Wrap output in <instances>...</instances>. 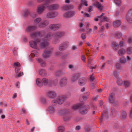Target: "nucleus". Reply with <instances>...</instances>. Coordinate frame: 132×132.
I'll return each mask as SVG.
<instances>
[{
	"instance_id": "9",
	"label": "nucleus",
	"mask_w": 132,
	"mask_h": 132,
	"mask_svg": "<svg viewBox=\"0 0 132 132\" xmlns=\"http://www.w3.org/2000/svg\"><path fill=\"white\" fill-rule=\"evenodd\" d=\"M75 14V13L73 11L67 12L65 13L63 15L65 17L68 18L73 16Z\"/></svg>"
},
{
	"instance_id": "40",
	"label": "nucleus",
	"mask_w": 132,
	"mask_h": 132,
	"mask_svg": "<svg viewBox=\"0 0 132 132\" xmlns=\"http://www.w3.org/2000/svg\"><path fill=\"white\" fill-rule=\"evenodd\" d=\"M126 60L123 57H121L120 59V62L122 63H124L126 62Z\"/></svg>"
},
{
	"instance_id": "50",
	"label": "nucleus",
	"mask_w": 132,
	"mask_h": 132,
	"mask_svg": "<svg viewBox=\"0 0 132 132\" xmlns=\"http://www.w3.org/2000/svg\"><path fill=\"white\" fill-rule=\"evenodd\" d=\"M81 37L83 40L85 39L86 38V34L85 33H83L82 34Z\"/></svg>"
},
{
	"instance_id": "21",
	"label": "nucleus",
	"mask_w": 132,
	"mask_h": 132,
	"mask_svg": "<svg viewBox=\"0 0 132 132\" xmlns=\"http://www.w3.org/2000/svg\"><path fill=\"white\" fill-rule=\"evenodd\" d=\"M127 116V113L125 111H122L121 112L120 117L122 119L125 118Z\"/></svg>"
},
{
	"instance_id": "38",
	"label": "nucleus",
	"mask_w": 132,
	"mask_h": 132,
	"mask_svg": "<svg viewBox=\"0 0 132 132\" xmlns=\"http://www.w3.org/2000/svg\"><path fill=\"white\" fill-rule=\"evenodd\" d=\"M45 72V71L44 69H42L40 70L39 71V74L40 75H43V74H44Z\"/></svg>"
},
{
	"instance_id": "18",
	"label": "nucleus",
	"mask_w": 132,
	"mask_h": 132,
	"mask_svg": "<svg viewBox=\"0 0 132 132\" xmlns=\"http://www.w3.org/2000/svg\"><path fill=\"white\" fill-rule=\"evenodd\" d=\"M114 94L113 93H111L109 98V100L110 102L113 103L114 101L115 98L114 97Z\"/></svg>"
},
{
	"instance_id": "41",
	"label": "nucleus",
	"mask_w": 132,
	"mask_h": 132,
	"mask_svg": "<svg viewBox=\"0 0 132 132\" xmlns=\"http://www.w3.org/2000/svg\"><path fill=\"white\" fill-rule=\"evenodd\" d=\"M40 101L42 103H44L46 102V100L43 97H41L40 99Z\"/></svg>"
},
{
	"instance_id": "15",
	"label": "nucleus",
	"mask_w": 132,
	"mask_h": 132,
	"mask_svg": "<svg viewBox=\"0 0 132 132\" xmlns=\"http://www.w3.org/2000/svg\"><path fill=\"white\" fill-rule=\"evenodd\" d=\"M104 13H102V15L100 16H98V18H101V21H108L109 20V19L105 16H103L104 15Z\"/></svg>"
},
{
	"instance_id": "10",
	"label": "nucleus",
	"mask_w": 132,
	"mask_h": 132,
	"mask_svg": "<svg viewBox=\"0 0 132 132\" xmlns=\"http://www.w3.org/2000/svg\"><path fill=\"white\" fill-rule=\"evenodd\" d=\"M46 96L50 98L54 97L56 96V94L53 91H49L47 94Z\"/></svg>"
},
{
	"instance_id": "47",
	"label": "nucleus",
	"mask_w": 132,
	"mask_h": 132,
	"mask_svg": "<svg viewBox=\"0 0 132 132\" xmlns=\"http://www.w3.org/2000/svg\"><path fill=\"white\" fill-rule=\"evenodd\" d=\"M82 4L86 6H88L87 2V1H82Z\"/></svg>"
},
{
	"instance_id": "27",
	"label": "nucleus",
	"mask_w": 132,
	"mask_h": 132,
	"mask_svg": "<svg viewBox=\"0 0 132 132\" xmlns=\"http://www.w3.org/2000/svg\"><path fill=\"white\" fill-rule=\"evenodd\" d=\"M36 27L33 26H29L27 29V31H31L36 29Z\"/></svg>"
},
{
	"instance_id": "44",
	"label": "nucleus",
	"mask_w": 132,
	"mask_h": 132,
	"mask_svg": "<svg viewBox=\"0 0 132 132\" xmlns=\"http://www.w3.org/2000/svg\"><path fill=\"white\" fill-rule=\"evenodd\" d=\"M21 114H26V110L22 108L21 110Z\"/></svg>"
},
{
	"instance_id": "13",
	"label": "nucleus",
	"mask_w": 132,
	"mask_h": 132,
	"mask_svg": "<svg viewBox=\"0 0 132 132\" xmlns=\"http://www.w3.org/2000/svg\"><path fill=\"white\" fill-rule=\"evenodd\" d=\"M52 52L51 51H44L43 54V56L44 58H48L50 55V54Z\"/></svg>"
},
{
	"instance_id": "12",
	"label": "nucleus",
	"mask_w": 132,
	"mask_h": 132,
	"mask_svg": "<svg viewBox=\"0 0 132 132\" xmlns=\"http://www.w3.org/2000/svg\"><path fill=\"white\" fill-rule=\"evenodd\" d=\"M60 27V26L59 24L56 25L52 24L50 25L49 28L52 30H55L58 29Z\"/></svg>"
},
{
	"instance_id": "1",
	"label": "nucleus",
	"mask_w": 132,
	"mask_h": 132,
	"mask_svg": "<svg viewBox=\"0 0 132 132\" xmlns=\"http://www.w3.org/2000/svg\"><path fill=\"white\" fill-rule=\"evenodd\" d=\"M45 1L44 4L40 5L37 7V11L39 13H42L46 8L50 10H53L57 9L59 7V5L56 4L50 5L54 0H38V2H41Z\"/></svg>"
},
{
	"instance_id": "23",
	"label": "nucleus",
	"mask_w": 132,
	"mask_h": 132,
	"mask_svg": "<svg viewBox=\"0 0 132 132\" xmlns=\"http://www.w3.org/2000/svg\"><path fill=\"white\" fill-rule=\"evenodd\" d=\"M38 62L40 63L42 66L44 67L46 65V63L44 62L40 58H39L38 59Z\"/></svg>"
},
{
	"instance_id": "53",
	"label": "nucleus",
	"mask_w": 132,
	"mask_h": 132,
	"mask_svg": "<svg viewBox=\"0 0 132 132\" xmlns=\"http://www.w3.org/2000/svg\"><path fill=\"white\" fill-rule=\"evenodd\" d=\"M93 6H90L89 8V10H88L89 12H90L91 11H92L93 10Z\"/></svg>"
},
{
	"instance_id": "45",
	"label": "nucleus",
	"mask_w": 132,
	"mask_h": 132,
	"mask_svg": "<svg viewBox=\"0 0 132 132\" xmlns=\"http://www.w3.org/2000/svg\"><path fill=\"white\" fill-rule=\"evenodd\" d=\"M35 53L36 52L35 51L33 52L30 54V57L32 58L34 57L35 56V55H36Z\"/></svg>"
},
{
	"instance_id": "24",
	"label": "nucleus",
	"mask_w": 132,
	"mask_h": 132,
	"mask_svg": "<svg viewBox=\"0 0 132 132\" xmlns=\"http://www.w3.org/2000/svg\"><path fill=\"white\" fill-rule=\"evenodd\" d=\"M121 24V22L119 20H117L114 22V26L115 27H116L119 26Z\"/></svg>"
},
{
	"instance_id": "28",
	"label": "nucleus",
	"mask_w": 132,
	"mask_h": 132,
	"mask_svg": "<svg viewBox=\"0 0 132 132\" xmlns=\"http://www.w3.org/2000/svg\"><path fill=\"white\" fill-rule=\"evenodd\" d=\"M117 84L119 85H121L122 84L123 81L120 78H117Z\"/></svg>"
},
{
	"instance_id": "25",
	"label": "nucleus",
	"mask_w": 132,
	"mask_h": 132,
	"mask_svg": "<svg viewBox=\"0 0 132 132\" xmlns=\"http://www.w3.org/2000/svg\"><path fill=\"white\" fill-rule=\"evenodd\" d=\"M81 105L80 104L73 105L72 107V109L76 110L81 107Z\"/></svg>"
},
{
	"instance_id": "43",
	"label": "nucleus",
	"mask_w": 132,
	"mask_h": 132,
	"mask_svg": "<svg viewBox=\"0 0 132 132\" xmlns=\"http://www.w3.org/2000/svg\"><path fill=\"white\" fill-rule=\"evenodd\" d=\"M42 80L43 82L45 84H46L48 83V80L47 79L43 78Z\"/></svg>"
},
{
	"instance_id": "37",
	"label": "nucleus",
	"mask_w": 132,
	"mask_h": 132,
	"mask_svg": "<svg viewBox=\"0 0 132 132\" xmlns=\"http://www.w3.org/2000/svg\"><path fill=\"white\" fill-rule=\"evenodd\" d=\"M127 52L128 54H130L132 53V48L129 47L127 49Z\"/></svg>"
},
{
	"instance_id": "64",
	"label": "nucleus",
	"mask_w": 132,
	"mask_h": 132,
	"mask_svg": "<svg viewBox=\"0 0 132 132\" xmlns=\"http://www.w3.org/2000/svg\"><path fill=\"white\" fill-rule=\"evenodd\" d=\"M5 118V116L4 115H2L1 116V118L3 119Z\"/></svg>"
},
{
	"instance_id": "19",
	"label": "nucleus",
	"mask_w": 132,
	"mask_h": 132,
	"mask_svg": "<svg viewBox=\"0 0 132 132\" xmlns=\"http://www.w3.org/2000/svg\"><path fill=\"white\" fill-rule=\"evenodd\" d=\"M37 85L39 87H41L43 85V82L39 78H37L36 80Z\"/></svg>"
},
{
	"instance_id": "26",
	"label": "nucleus",
	"mask_w": 132,
	"mask_h": 132,
	"mask_svg": "<svg viewBox=\"0 0 132 132\" xmlns=\"http://www.w3.org/2000/svg\"><path fill=\"white\" fill-rule=\"evenodd\" d=\"M86 82L85 79L81 78L80 79L79 81V84L80 85H83Z\"/></svg>"
},
{
	"instance_id": "58",
	"label": "nucleus",
	"mask_w": 132,
	"mask_h": 132,
	"mask_svg": "<svg viewBox=\"0 0 132 132\" xmlns=\"http://www.w3.org/2000/svg\"><path fill=\"white\" fill-rule=\"evenodd\" d=\"M16 86L18 88L20 87V82H18L16 84Z\"/></svg>"
},
{
	"instance_id": "20",
	"label": "nucleus",
	"mask_w": 132,
	"mask_h": 132,
	"mask_svg": "<svg viewBox=\"0 0 132 132\" xmlns=\"http://www.w3.org/2000/svg\"><path fill=\"white\" fill-rule=\"evenodd\" d=\"M47 110L50 113L54 112L55 110L54 107L52 106H50L47 109Z\"/></svg>"
},
{
	"instance_id": "17",
	"label": "nucleus",
	"mask_w": 132,
	"mask_h": 132,
	"mask_svg": "<svg viewBox=\"0 0 132 132\" xmlns=\"http://www.w3.org/2000/svg\"><path fill=\"white\" fill-rule=\"evenodd\" d=\"M74 7L73 6L71 5L67 6H65L62 7V9L63 10H67L69 9H73Z\"/></svg>"
},
{
	"instance_id": "6",
	"label": "nucleus",
	"mask_w": 132,
	"mask_h": 132,
	"mask_svg": "<svg viewBox=\"0 0 132 132\" xmlns=\"http://www.w3.org/2000/svg\"><path fill=\"white\" fill-rule=\"evenodd\" d=\"M40 41L38 40H37L36 42L33 41H30L29 42L30 46L32 48L36 49L37 48V43L39 42Z\"/></svg>"
},
{
	"instance_id": "39",
	"label": "nucleus",
	"mask_w": 132,
	"mask_h": 132,
	"mask_svg": "<svg viewBox=\"0 0 132 132\" xmlns=\"http://www.w3.org/2000/svg\"><path fill=\"white\" fill-rule=\"evenodd\" d=\"M121 36V34L120 32H118L116 34V37L118 38H120Z\"/></svg>"
},
{
	"instance_id": "11",
	"label": "nucleus",
	"mask_w": 132,
	"mask_h": 132,
	"mask_svg": "<svg viewBox=\"0 0 132 132\" xmlns=\"http://www.w3.org/2000/svg\"><path fill=\"white\" fill-rule=\"evenodd\" d=\"M44 33L43 32H39L38 33H33L31 35V37L33 38H34L35 37H37V36L39 37L41 36Z\"/></svg>"
},
{
	"instance_id": "34",
	"label": "nucleus",
	"mask_w": 132,
	"mask_h": 132,
	"mask_svg": "<svg viewBox=\"0 0 132 132\" xmlns=\"http://www.w3.org/2000/svg\"><path fill=\"white\" fill-rule=\"evenodd\" d=\"M124 84L126 87H128L130 85V82L129 81H125L124 82Z\"/></svg>"
},
{
	"instance_id": "49",
	"label": "nucleus",
	"mask_w": 132,
	"mask_h": 132,
	"mask_svg": "<svg viewBox=\"0 0 132 132\" xmlns=\"http://www.w3.org/2000/svg\"><path fill=\"white\" fill-rule=\"evenodd\" d=\"M23 72H20L16 76V77H20L23 75Z\"/></svg>"
},
{
	"instance_id": "32",
	"label": "nucleus",
	"mask_w": 132,
	"mask_h": 132,
	"mask_svg": "<svg viewBox=\"0 0 132 132\" xmlns=\"http://www.w3.org/2000/svg\"><path fill=\"white\" fill-rule=\"evenodd\" d=\"M13 66L14 68L15 67H20V64L18 62H15L13 63Z\"/></svg>"
},
{
	"instance_id": "61",
	"label": "nucleus",
	"mask_w": 132,
	"mask_h": 132,
	"mask_svg": "<svg viewBox=\"0 0 132 132\" xmlns=\"http://www.w3.org/2000/svg\"><path fill=\"white\" fill-rule=\"evenodd\" d=\"M13 53L14 54V55L15 56H16L17 55V52L16 51L14 50L13 51Z\"/></svg>"
},
{
	"instance_id": "35",
	"label": "nucleus",
	"mask_w": 132,
	"mask_h": 132,
	"mask_svg": "<svg viewBox=\"0 0 132 132\" xmlns=\"http://www.w3.org/2000/svg\"><path fill=\"white\" fill-rule=\"evenodd\" d=\"M64 129V128L63 127L60 126L59 128V132H63Z\"/></svg>"
},
{
	"instance_id": "33",
	"label": "nucleus",
	"mask_w": 132,
	"mask_h": 132,
	"mask_svg": "<svg viewBox=\"0 0 132 132\" xmlns=\"http://www.w3.org/2000/svg\"><path fill=\"white\" fill-rule=\"evenodd\" d=\"M67 79L66 78H64L62 79L60 81V84L61 85L62 84H65L66 82Z\"/></svg>"
},
{
	"instance_id": "4",
	"label": "nucleus",
	"mask_w": 132,
	"mask_h": 132,
	"mask_svg": "<svg viewBox=\"0 0 132 132\" xmlns=\"http://www.w3.org/2000/svg\"><path fill=\"white\" fill-rule=\"evenodd\" d=\"M65 100V98L64 96H60L58 97L56 100V101H54V102L58 104H62L63 103Z\"/></svg>"
},
{
	"instance_id": "16",
	"label": "nucleus",
	"mask_w": 132,
	"mask_h": 132,
	"mask_svg": "<svg viewBox=\"0 0 132 132\" xmlns=\"http://www.w3.org/2000/svg\"><path fill=\"white\" fill-rule=\"evenodd\" d=\"M68 44L67 43H65L62 44L59 47V49L60 50H63L65 49L67 46Z\"/></svg>"
},
{
	"instance_id": "2",
	"label": "nucleus",
	"mask_w": 132,
	"mask_h": 132,
	"mask_svg": "<svg viewBox=\"0 0 132 132\" xmlns=\"http://www.w3.org/2000/svg\"><path fill=\"white\" fill-rule=\"evenodd\" d=\"M64 34V33L63 32H58L53 35L51 33L49 34L45 38V39L43 40V42L40 43V47L42 48L46 47L49 44L47 42V40H50L53 37L57 39L62 36Z\"/></svg>"
},
{
	"instance_id": "30",
	"label": "nucleus",
	"mask_w": 132,
	"mask_h": 132,
	"mask_svg": "<svg viewBox=\"0 0 132 132\" xmlns=\"http://www.w3.org/2000/svg\"><path fill=\"white\" fill-rule=\"evenodd\" d=\"M112 45L113 48L115 50L117 49L118 47V46L115 42H113L112 43Z\"/></svg>"
},
{
	"instance_id": "54",
	"label": "nucleus",
	"mask_w": 132,
	"mask_h": 132,
	"mask_svg": "<svg viewBox=\"0 0 132 132\" xmlns=\"http://www.w3.org/2000/svg\"><path fill=\"white\" fill-rule=\"evenodd\" d=\"M128 42L130 43L132 42V37L129 38L128 39Z\"/></svg>"
},
{
	"instance_id": "46",
	"label": "nucleus",
	"mask_w": 132,
	"mask_h": 132,
	"mask_svg": "<svg viewBox=\"0 0 132 132\" xmlns=\"http://www.w3.org/2000/svg\"><path fill=\"white\" fill-rule=\"evenodd\" d=\"M15 71L16 73H18L20 69V67H15Z\"/></svg>"
},
{
	"instance_id": "3",
	"label": "nucleus",
	"mask_w": 132,
	"mask_h": 132,
	"mask_svg": "<svg viewBox=\"0 0 132 132\" xmlns=\"http://www.w3.org/2000/svg\"><path fill=\"white\" fill-rule=\"evenodd\" d=\"M41 21V19L40 18H38L35 19L34 21V25H37L38 24L39 27L42 28L45 27L48 24V22L47 21H45L43 22L39 23Z\"/></svg>"
},
{
	"instance_id": "8",
	"label": "nucleus",
	"mask_w": 132,
	"mask_h": 132,
	"mask_svg": "<svg viewBox=\"0 0 132 132\" xmlns=\"http://www.w3.org/2000/svg\"><path fill=\"white\" fill-rule=\"evenodd\" d=\"M58 14L57 12H51L48 13L47 14V16L49 18H53L55 17Z\"/></svg>"
},
{
	"instance_id": "57",
	"label": "nucleus",
	"mask_w": 132,
	"mask_h": 132,
	"mask_svg": "<svg viewBox=\"0 0 132 132\" xmlns=\"http://www.w3.org/2000/svg\"><path fill=\"white\" fill-rule=\"evenodd\" d=\"M90 80H93L94 79V77L93 75H91L90 77Z\"/></svg>"
},
{
	"instance_id": "52",
	"label": "nucleus",
	"mask_w": 132,
	"mask_h": 132,
	"mask_svg": "<svg viewBox=\"0 0 132 132\" xmlns=\"http://www.w3.org/2000/svg\"><path fill=\"white\" fill-rule=\"evenodd\" d=\"M17 94L16 93H15L13 95L12 98L14 99L17 97Z\"/></svg>"
},
{
	"instance_id": "22",
	"label": "nucleus",
	"mask_w": 132,
	"mask_h": 132,
	"mask_svg": "<svg viewBox=\"0 0 132 132\" xmlns=\"http://www.w3.org/2000/svg\"><path fill=\"white\" fill-rule=\"evenodd\" d=\"M107 117L108 115L107 111L106 110H105L102 113L101 118V119H102L105 118H106Z\"/></svg>"
},
{
	"instance_id": "51",
	"label": "nucleus",
	"mask_w": 132,
	"mask_h": 132,
	"mask_svg": "<svg viewBox=\"0 0 132 132\" xmlns=\"http://www.w3.org/2000/svg\"><path fill=\"white\" fill-rule=\"evenodd\" d=\"M116 66L117 68L118 69H119L120 68V64L119 63H116Z\"/></svg>"
},
{
	"instance_id": "5",
	"label": "nucleus",
	"mask_w": 132,
	"mask_h": 132,
	"mask_svg": "<svg viewBox=\"0 0 132 132\" xmlns=\"http://www.w3.org/2000/svg\"><path fill=\"white\" fill-rule=\"evenodd\" d=\"M127 20L129 22H132V9L129 11L127 15Z\"/></svg>"
},
{
	"instance_id": "63",
	"label": "nucleus",
	"mask_w": 132,
	"mask_h": 132,
	"mask_svg": "<svg viewBox=\"0 0 132 132\" xmlns=\"http://www.w3.org/2000/svg\"><path fill=\"white\" fill-rule=\"evenodd\" d=\"M26 122L27 124L29 125V122L28 119H26Z\"/></svg>"
},
{
	"instance_id": "55",
	"label": "nucleus",
	"mask_w": 132,
	"mask_h": 132,
	"mask_svg": "<svg viewBox=\"0 0 132 132\" xmlns=\"http://www.w3.org/2000/svg\"><path fill=\"white\" fill-rule=\"evenodd\" d=\"M130 118H132V108H131L130 111Z\"/></svg>"
},
{
	"instance_id": "42",
	"label": "nucleus",
	"mask_w": 132,
	"mask_h": 132,
	"mask_svg": "<svg viewBox=\"0 0 132 132\" xmlns=\"http://www.w3.org/2000/svg\"><path fill=\"white\" fill-rule=\"evenodd\" d=\"M90 52H91L90 50H87L86 51V55L88 56H89L91 54L90 53Z\"/></svg>"
},
{
	"instance_id": "62",
	"label": "nucleus",
	"mask_w": 132,
	"mask_h": 132,
	"mask_svg": "<svg viewBox=\"0 0 132 132\" xmlns=\"http://www.w3.org/2000/svg\"><path fill=\"white\" fill-rule=\"evenodd\" d=\"M90 129L89 128H87L86 129V131H90Z\"/></svg>"
},
{
	"instance_id": "59",
	"label": "nucleus",
	"mask_w": 132,
	"mask_h": 132,
	"mask_svg": "<svg viewBox=\"0 0 132 132\" xmlns=\"http://www.w3.org/2000/svg\"><path fill=\"white\" fill-rule=\"evenodd\" d=\"M124 44V43L122 41H121L120 42V46H123Z\"/></svg>"
},
{
	"instance_id": "31",
	"label": "nucleus",
	"mask_w": 132,
	"mask_h": 132,
	"mask_svg": "<svg viewBox=\"0 0 132 132\" xmlns=\"http://www.w3.org/2000/svg\"><path fill=\"white\" fill-rule=\"evenodd\" d=\"M79 76V75L78 74H76L75 76H73L71 78L72 81H75Z\"/></svg>"
},
{
	"instance_id": "7",
	"label": "nucleus",
	"mask_w": 132,
	"mask_h": 132,
	"mask_svg": "<svg viewBox=\"0 0 132 132\" xmlns=\"http://www.w3.org/2000/svg\"><path fill=\"white\" fill-rule=\"evenodd\" d=\"M89 109V108L87 106H85L81 108L80 110V111L81 114H84L87 112Z\"/></svg>"
},
{
	"instance_id": "29",
	"label": "nucleus",
	"mask_w": 132,
	"mask_h": 132,
	"mask_svg": "<svg viewBox=\"0 0 132 132\" xmlns=\"http://www.w3.org/2000/svg\"><path fill=\"white\" fill-rule=\"evenodd\" d=\"M126 51L125 50L123 49H121L119 50L118 52V53L119 55H122Z\"/></svg>"
},
{
	"instance_id": "60",
	"label": "nucleus",
	"mask_w": 132,
	"mask_h": 132,
	"mask_svg": "<svg viewBox=\"0 0 132 132\" xmlns=\"http://www.w3.org/2000/svg\"><path fill=\"white\" fill-rule=\"evenodd\" d=\"M80 129V127L79 126H77L76 127V129L78 130Z\"/></svg>"
},
{
	"instance_id": "56",
	"label": "nucleus",
	"mask_w": 132,
	"mask_h": 132,
	"mask_svg": "<svg viewBox=\"0 0 132 132\" xmlns=\"http://www.w3.org/2000/svg\"><path fill=\"white\" fill-rule=\"evenodd\" d=\"M82 60L84 61H85V57L84 55H82L81 57Z\"/></svg>"
},
{
	"instance_id": "14",
	"label": "nucleus",
	"mask_w": 132,
	"mask_h": 132,
	"mask_svg": "<svg viewBox=\"0 0 132 132\" xmlns=\"http://www.w3.org/2000/svg\"><path fill=\"white\" fill-rule=\"evenodd\" d=\"M94 5L96 6L98 9L100 10H102L103 8V6L102 5L100 4L99 2H96L95 3H94Z\"/></svg>"
},
{
	"instance_id": "48",
	"label": "nucleus",
	"mask_w": 132,
	"mask_h": 132,
	"mask_svg": "<svg viewBox=\"0 0 132 132\" xmlns=\"http://www.w3.org/2000/svg\"><path fill=\"white\" fill-rule=\"evenodd\" d=\"M29 12L28 10H26L24 14V16H27L29 14Z\"/></svg>"
},
{
	"instance_id": "36",
	"label": "nucleus",
	"mask_w": 132,
	"mask_h": 132,
	"mask_svg": "<svg viewBox=\"0 0 132 132\" xmlns=\"http://www.w3.org/2000/svg\"><path fill=\"white\" fill-rule=\"evenodd\" d=\"M114 1L116 4L118 5H120L121 3L120 0H114Z\"/></svg>"
}]
</instances>
